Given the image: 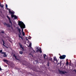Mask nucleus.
Returning <instances> with one entry per match:
<instances>
[{
    "instance_id": "obj_18",
    "label": "nucleus",
    "mask_w": 76,
    "mask_h": 76,
    "mask_svg": "<svg viewBox=\"0 0 76 76\" xmlns=\"http://www.w3.org/2000/svg\"><path fill=\"white\" fill-rule=\"evenodd\" d=\"M22 34L23 36H25V32H22Z\"/></svg>"
},
{
    "instance_id": "obj_8",
    "label": "nucleus",
    "mask_w": 76,
    "mask_h": 76,
    "mask_svg": "<svg viewBox=\"0 0 76 76\" xmlns=\"http://www.w3.org/2000/svg\"><path fill=\"white\" fill-rule=\"evenodd\" d=\"M40 49V48L39 47H36V51H39V50Z\"/></svg>"
},
{
    "instance_id": "obj_31",
    "label": "nucleus",
    "mask_w": 76,
    "mask_h": 76,
    "mask_svg": "<svg viewBox=\"0 0 76 76\" xmlns=\"http://www.w3.org/2000/svg\"><path fill=\"white\" fill-rule=\"evenodd\" d=\"M20 38H21L22 39H23V38H22V37H20Z\"/></svg>"
},
{
    "instance_id": "obj_2",
    "label": "nucleus",
    "mask_w": 76,
    "mask_h": 76,
    "mask_svg": "<svg viewBox=\"0 0 76 76\" xmlns=\"http://www.w3.org/2000/svg\"><path fill=\"white\" fill-rule=\"evenodd\" d=\"M9 13L11 14V16L12 18H14V19H16L18 18L17 16L13 15V14H14V13H15V12H12V11H10V10H9Z\"/></svg>"
},
{
    "instance_id": "obj_21",
    "label": "nucleus",
    "mask_w": 76,
    "mask_h": 76,
    "mask_svg": "<svg viewBox=\"0 0 76 76\" xmlns=\"http://www.w3.org/2000/svg\"><path fill=\"white\" fill-rule=\"evenodd\" d=\"M3 56H4V57H6L7 56V55H6V53H5V54H4V55Z\"/></svg>"
},
{
    "instance_id": "obj_34",
    "label": "nucleus",
    "mask_w": 76,
    "mask_h": 76,
    "mask_svg": "<svg viewBox=\"0 0 76 76\" xmlns=\"http://www.w3.org/2000/svg\"><path fill=\"white\" fill-rule=\"evenodd\" d=\"M1 4V3H0V4Z\"/></svg>"
},
{
    "instance_id": "obj_17",
    "label": "nucleus",
    "mask_w": 76,
    "mask_h": 76,
    "mask_svg": "<svg viewBox=\"0 0 76 76\" xmlns=\"http://www.w3.org/2000/svg\"><path fill=\"white\" fill-rule=\"evenodd\" d=\"M39 51L40 53H42V50H41V48H40V50H39Z\"/></svg>"
},
{
    "instance_id": "obj_30",
    "label": "nucleus",
    "mask_w": 76,
    "mask_h": 76,
    "mask_svg": "<svg viewBox=\"0 0 76 76\" xmlns=\"http://www.w3.org/2000/svg\"><path fill=\"white\" fill-rule=\"evenodd\" d=\"M0 70H1V68L0 66Z\"/></svg>"
},
{
    "instance_id": "obj_12",
    "label": "nucleus",
    "mask_w": 76,
    "mask_h": 76,
    "mask_svg": "<svg viewBox=\"0 0 76 76\" xmlns=\"http://www.w3.org/2000/svg\"><path fill=\"white\" fill-rule=\"evenodd\" d=\"M18 32L20 34H21V32H20V31H21V30H20V28H18Z\"/></svg>"
},
{
    "instance_id": "obj_25",
    "label": "nucleus",
    "mask_w": 76,
    "mask_h": 76,
    "mask_svg": "<svg viewBox=\"0 0 76 76\" xmlns=\"http://www.w3.org/2000/svg\"><path fill=\"white\" fill-rule=\"evenodd\" d=\"M35 62H36V63H35V64H37V63H38V61H34V63H35Z\"/></svg>"
},
{
    "instance_id": "obj_20",
    "label": "nucleus",
    "mask_w": 76,
    "mask_h": 76,
    "mask_svg": "<svg viewBox=\"0 0 76 76\" xmlns=\"http://www.w3.org/2000/svg\"><path fill=\"white\" fill-rule=\"evenodd\" d=\"M6 9H8V10H10V9H8V8H7V4H6Z\"/></svg>"
},
{
    "instance_id": "obj_7",
    "label": "nucleus",
    "mask_w": 76,
    "mask_h": 76,
    "mask_svg": "<svg viewBox=\"0 0 76 76\" xmlns=\"http://www.w3.org/2000/svg\"><path fill=\"white\" fill-rule=\"evenodd\" d=\"M19 45L20 47V48H22L23 51H24V48H23V47H22V45L20 43H19Z\"/></svg>"
},
{
    "instance_id": "obj_13",
    "label": "nucleus",
    "mask_w": 76,
    "mask_h": 76,
    "mask_svg": "<svg viewBox=\"0 0 76 76\" xmlns=\"http://www.w3.org/2000/svg\"><path fill=\"white\" fill-rule=\"evenodd\" d=\"M13 56L15 58V59H16V60H19V59H18V58H16V56L15 55V54H14L13 55Z\"/></svg>"
},
{
    "instance_id": "obj_15",
    "label": "nucleus",
    "mask_w": 76,
    "mask_h": 76,
    "mask_svg": "<svg viewBox=\"0 0 76 76\" xmlns=\"http://www.w3.org/2000/svg\"><path fill=\"white\" fill-rule=\"evenodd\" d=\"M3 61L4 62H6V63H8V62H9L8 61L5 59Z\"/></svg>"
},
{
    "instance_id": "obj_10",
    "label": "nucleus",
    "mask_w": 76,
    "mask_h": 76,
    "mask_svg": "<svg viewBox=\"0 0 76 76\" xmlns=\"http://www.w3.org/2000/svg\"><path fill=\"white\" fill-rule=\"evenodd\" d=\"M0 53H1L2 54H6V53L3 52H2V50H0Z\"/></svg>"
},
{
    "instance_id": "obj_27",
    "label": "nucleus",
    "mask_w": 76,
    "mask_h": 76,
    "mask_svg": "<svg viewBox=\"0 0 76 76\" xmlns=\"http://www.w3.org/2000/svg\"><path fill=\"white\" fill-rule=\"evenodd\" d=\"M66 64V65L67 66V65H68V64H69V62H67Z\"/></svg>"
},
{
    "instance_id": "obj_5",
    "label": "nucleus",
    "mask_w": 76,
    "mask_h": 76,
    "mask_svg": "<svg viewBox=\"0 0 76 76\" xmlns=\"http://www.w3.org/2000/svg\"><path fill=\"white\" fill-rule=\"evenodd\" d=\"M66 57V56L65 55H63L62 56H60L59 57L60 59H64Z\"/></svg>"
},
{
    "instance_id": "obj_29",
    "label": "nucleus",
    "mask_w": 76,
    "mask_h": 76,
    "mask_svg": "<svg viewBox=\"0 0 76 76\" xmlns=\"http://www.w3.org/2000/svg\"><path fill=\"white\" fill-rule=\"evenodd\" d=\"M48 66H49V63H48Z\"/></svg>"
},
{
    "instance_id": "obj_9",
    "label": "nucleus",
    "mask_w": 76,
    "mask_h": 76,
    "mask_svg": "<svg viewBox=\"0 0 76 76\" xmlns=\"http://www.w3.org/2000/svg\"><path fill=\"white\" fill-rule=\"evenodd\" d=\"M53 58L54 61H56L57 63L58 62V61H57V58H56V56H54L53 57Z\"/></svg>"
},
{
    "instance_id": "obj_24",
    "label": "nucleus",
    "mask_w": 76,
    "mask_h": 76,
    "mask_svg": "<svg viewBox=\"0 0 76 76\" xmlns=\"http://www.w3.org/2000/svg\"><path fill=\"white\" fill-rule=\"evenodd\" d=\"M7 23H4V25H7Z\"/></svg>"
},
{
    "instance_id": "obj_22",
    "label": "nucleus",
    "mask_w": 76,
    "mask_h": 76,
    "mask_svg": "<svg viewBox=\"0 0 76 76\" xmlns=\"http://www.w3.org/2000/svg\"><path fill=\"white\" fill-rule=\"evenodd\" d=\"M43 56H44V59H45V57H46V55L44 54L43 55Z\"/></svg>"
},
{
    "instance_id": "obj_26",
    "label": "nucleus",
    "mask_w": 76,
    "mask_h": 76,
    "mask_svg": "<svg viewBox=\"0 0 76 76\" xmlns=\"http://www.w3.org/2000/svg\"><path fill=\"white\" fill-rule=\"evenodd\" d=\"M27 38H28V37H26V39L27 40V41H28V39H27Z\"/></svg>"
},
{
    "instance_id": "obj_23",
    "label": "nucleus",
    "mask_w": 76,
    "mask_h": 76,
    "mask_svg": "<svg viewBox=\"0 0 76 76\" xmlns=\"http://www.w3.org/2000/svg\"><path fill=\"white\" fill-rule=\"evenodd\" d=\"M19 53L20 54H23V52L22 51H20Z\"/></svg>"
},
{
    "instance_id": "obj_1",
    "label": "nucleus",
    "mask_w": 76,
    "mask_h": 76,
    "mask_svg": "<svg viewBox=\"0 0 76 76\" xmlns=\"http://www.w3.org/2000/svg\"><path fill=\"white\" fill-rule=\"evenodd\" d=\"M18 25L20 26L21 29H22V32H23V29L25 28V25L23 23L22 21H19V22Z\"/></svg>"
},
{
    "instance_id": "obj_16",
    "label": "nucleus",
    "mask_w": 76,
    "mask_h": 76,
    "mask_svg": "<svg viewBox=\"0 0 76 76\" xmlns=\"http://www.w3.org/2000/svg\"><path fill=\"white\" fill-rule=\"evenodd\" d=\"M0 7H1L2 8H3V7H4V5H2L1 4H0Z\"/></svg>"
},
{
    "instance_id": "obj_28",
    "label": "nucleus",
    "mask_w": 76,
    "mask_h": 76,
    "mask_svg": "<svg viewBox=\"0 0 76 76\" xmlns=\"http://www.w3.org/2000/svg\"><path fill=\"white\" fill-rule=\"evenodd\" d=\"M31 37L29 36L28 39H31Z\"/></svg>"
},
{
    "instance_id": "obj_19",
    "label": "nucleus",
    "mask_w": 76,
    "mask_h": 76,
    "mask_svg": "<svg viewBox=\"0 0 76 76\" xmlns=\"http://www.w3.org/2000/svg\"><path fill=\"white\" fill-rule=\"evenodd\" d=\"M21 34H18V37L19 38H22V36H21Z\"/></svg>"
},
{
    "instance_id": "obj_32",
    "label": "nucleus",
    "mask_w": 76,
    "mask_h": 76,
    "mask_svg": "<svg viewBox=\"0 0 76 76\" xmlns=\"http://www.w3.org/2000/svg\"><path fill=\"white\" fill-rule=\"evenodd\" d=\"M1 33H4V32L3 31H1Z\"/></svg>"
},
{
    "instance_id": "obj_4",
    "label": "nucleus",
    "mask_w": 76,
    "mask_h": 76,
    "mask_svg": "<svg viewBox=\"0 0 76 76\" xmlns=\"http://www.w3.org/2000/svg\"><path fill=\"white\" fill-rule=\"evenodd\" d=\"M58 72L59 73H60V74H63V75H64L65 73H67V72H66V71H62L59 70Z\"/></svg>"
},
{
    "instance_id": "obj_14",
    "label": "nucleus",
    "mask_w": 76,
    "mask_h": 76,
    "mask_svg": "<svg viewBox=\"0 0 76 76\" xmlns=\"http://www.w3.org/2000/svg\"><path fill=\"white\" fill-rule=\"evenodd\" d=\"M7 26L8 28H10V25L9 24H7Z\"/></svg>"
},
{
    "instance_id": "obj_33",
    "label": "nucleus",
    "mask_w": 76,
    "mask_h": 76,
    "mask_svg": "<svg viewBox=\"0 0 76 76\" xmlns=\"http://www.w3.org/2000/svg\"><path fill=\"white\" fill-rule=\"evenodd\" d=\"M60 63H61V61L60 62Z\"/></svg>"
},
{
    "instance_id": "obj_3",
    "label": "nucleus",
    "mask_w": 76,
    "mask_h": 76,
    "mask_svg": "<svg viewBox=\"0 0 76 76\" xmlns=\"http://www.w3.org/2000/svg\"><path fill=\"white\" fill-rule=\"evenodd\" d=\"M28 44H29V45L28 46V47H30V48H31L33 50L34 52H35V50L33 49V48H32L31 46H32V43L30 42L29 41H28Z\"/></svg>"
},
{
    "instance_id": "obj_11",
    "label": "nucleus",
    "mask_w": 76,
    "mask_h": 76,
    "mask_svg": "<svg viewBox=\"0 0 76 76\" xmlns=\"http://www.w3.org/2000/svg\"><path fill=\"white\" fill-rule=\"evenodd\" d=\"M2 42H3V45L4 46V47H6V48H8V47H7V46H6V45H4V40H2Z\"/></svg>"
},
{
    "instance_id": "obj_6",
    "label": "nucleus",
    "mask_w": 76,
    "mask_h": 76,
    "mask_svg": "<svg viewBox=\"0 0 76 76\" xmlns=\"http://www.w3.org/2000/svg\"><path fill=\"white\" fill-rule=\"evenodd\" d=\"M7 18L8 19L10 23H11V26H12V21H11V20H10V18L9 17V16H7Z\"/></svg>"
}]
</instances>
